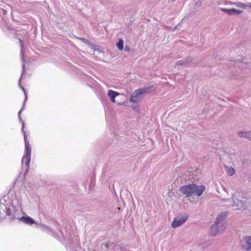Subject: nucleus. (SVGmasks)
Here are the masks:
<instances>
[{
  "label": "nucleus",
  "mask_w": 251,
  "mask_h": 251,
  "mask_svg": "<svg viewBox=\"0 0 251 251\" xmlns=\"http://www.w3.org/2000/svg\"><path fill=\"white\" fill-rule=\"evenodd\" d=\"M18 119L22 125L21 132L24 135L25 142L24 154L21 160V172L20 173L19 177L17 178L18 179H20V180H22V179H25L26 175L29 171L31 157V147L27 138V135L24 130L25 126V121H23L21 118V116L20 115L19 117H18Z\"/></svg>",
  "instance_id": "f257e3e1"
},
{
  "label": "nucleus",
  "mask_w": 251,
  "mask_h": 251,
  "mask_svg": "<svg viewBox=\"0 0 251 251\" xmlns=\"http://www.w3.org/2000/svg\"><path fill=\"white\" fill-rule=\"evenodd\" d=\"M205 189V186L202 184L197 185L196 183H192L181 186L179 190L186 197H191L193 196L199 197L202 195Z\"/></svg>",
  "instance_id": "f03ea898"
},
{
  "label": "nucleus",
  "mask_w": 251,
  "mask_h": 251,
  "mask_svg": "<svg viewBox=\"0 0 251 251\" xmlns=\"http://www.w3.org/2000/svg\"><path fill=\"white\" fill-rule=\"evenodd\" d=\"M228 212H222L217 216L214 224L209 229V234L212 236H215L218 233L222 232L226 228L225 220L227 217Z\"/></svg>",
  "instance_id": "7ed1b4c3"
},
{
  "label": "nucleus",
  "mask_w": 251,
  "mask_h": 251,
  "mask_svg": "<svg viewBox=\"0 0 251 251\" xmlns=\"http://www.w3.org/2000/svg\"><path fill=\"white\" fill-rule=\"evenodd\" d=\"M14 209L12 200L8 196H3L0 200V222H2L6 216L11 215V211Z\"/></svg>",
  "instance_id": "20e7f679"
},
{
  "label": "nucleus",
  "mask_w": 251,
  "mask_h": 251,
  "mask_svg": "<svg viewBox=\"0 0 251 251\" xmlns=\"http://www.w3.org/2000/svg\"><path fill=\"white\" fill-rule=\"evenodd\" d=\"M153 88L154 85L153 84H151L148 86L135 90L130 97V102L137 103L141 99V96L142 95L151 92Z\"/></svg>",
  "instance_id": "39448f33"
},
{
  "label": "nucleus",
  "mask_w": 251,
  "mask_h": 251,
  "mask_svg": "<svg viewBox=\"0 0 251 251\" xmlns=\"http://www.w3.org/2000/svg\"><path fill=\"white\" fill-rule=\"evenodd\" d=\"M19 41L20 43V46H21L20 56H21V60L22 61V74H21V77L19 78V81H18V85H19V87L23 90V91L24 93V95L25 97V101L27 100V93L26 92L25 88L22 85L21 81H22V79L23 78V75L25 74V72H26L25 64V59L24 55V45H23V43L21 39H19Z\"/></svg>",
  "instance_id": "423d86ee"
},
{
  "label": "nucleus",
  "mask_w": 251,
  "mask_h": 251,
  "mask_svg": "<svg viewBox=\"0 0 251 251\" xmlns=\"http://www.w3.org/2000/svg\"><path fill=\"white\" fill-rule=\"evenodd\" d=\"M6 12L5 10L0 8V26L4 31L10 28V25L7 21L8 19L5 16Z\"/></svg>",
  "instance_id": "0eeeda50"
},
{
  "label": "nucleus",
  "mask_w": 251,
  "mask_h": 251,
  "mask_svg": "<svg viewBox=\"0 0 251 251\" xmlns=\"http://www.w3.org/2000/svg\"><path fill=\"white\" fill-rule=\"evenodd\" d=\"M189 215L184 214L178 217H175L172 221L171 226L173 228H176L183 225L188 220Z\"/></svg>",
  "instance_id": "6e6552de"
},
{
  "label": "nucleus",
  "mask_w": 251,
  "mask_h": 251,
  "mask_svg": "<svg viewBox=\"0 0 251 251\" xmlns=\"http://www.w3.org/2000/svg\"><path fill=\"white\" fill-rule=\"evenodd\" d=\"M232 201L234 205L237 207L239 210H244L247 207V202L246 200H239L233 198Z\"/></svg>",
  "instance_id": "1a4fd4ad"
},
{
  "label": "nucleus",
  "mask_w": 251,
  "mask_h": 251,
  "mask_svg": "<svg viewBox=\"0 0 251 251\" xmlns=\"http://www.w3.org/2000/svg\"><path fill=\"white\" fill-rule=\"evenodd\" d=\"M221 11L226 13L228 15H239L243 12L242 10L236 9L234 8H221Z\"/></svg>",
  "instance_id": "9d476101"
},
{
  "label": "nucleus",
  "mask_w": 251,
  "mask_h": 251,
  "mask_svg": "<svg viewBox=\"0 0 251 251\" xmlns=\"http://www.w3.org/2000/svg\"><path fill=\"white\" fill-rule=\"evenodd\" d=\"M75 240L76 241L75 244L73 243L72 240H69L68 243L66 245V248L68 251H73L75 250L76 247H78L79 241L78 237H76Z\"/></svg>",
  "instance_id": "9b49d317"
},
{
  "label": "nucleus",
  "mask_w": 251,
  "mask_h": 251,
  "mask_svg": "<svg viewBox=\"0 0 251 251\" xmlns=\"http://www.w3.org/2000/svg\"><path fill=\"white\" fill-rule=\"evenodd\" d=\"M192 61V58L189 56L183 59H181L176 62V67H179L183 66H186L189 63Z\"/></svg>",
  "instance_id": "f8f14e48"
},
{
  "label": "nucleus",
  "mask_w": 251,
  "mask_h": 251,
  "mask_svg": "<svg viewBox=\"0 0 251 251\" xmlns=\"http://www.w3.org/2000/svg\"><path fill=\"white\" fill-rule=\"evenodd\" d=\"M20 221L28 225H32L35 223V220L29 216H22L20 218Z\"/></svg>",
  "instance_id": "ddd939ff"
},
{
  "label": "nucleus",
  "mask_w": 251,
  "mask_h": 251,
  "mask_svg": "<svg viewBox=\"0 0 251 251\" xmlns=\"http://www.w3.org/2000/svg\"><path fill=\"white\" fill-rule=\"evenodd\" d=\"M120 94L117 92L113 91L112 90H109L107 92V95L111 101L113 103L115 102V98L118 96H119Z\"/></svg>",
  "instance_id": "4468645a"
},
{
  "label": "nucleus",
  "mask_w": 251,
  "mask_h": 251,
  "mask_svg": "<svg viewBox=\"0 0 251 251\" xmlns=\"http://www.w3.org/2000/svg\"><path fill=\"white\" fill-rule=\"evenodd\" d=\"M21 211H18L16 209L15 206H14V210L11 211V215H10V220L11 221H13L15 219H18L20 221V218L21 217L19 216V214Z\"/></svg>",
  "instance_id": "2eb2a0df"
},
{
  "label": "nucleus",
  "mask_w": 251,
  "mask_h": 251,
  "mask_svg": "<svg viewBox=\"0 0 251 251\" xmlns=\"http://www.w3.org/2000/svg\"><path fill=\"white\" fill-rule=\"evenodd\" d=\"M238 135L240 137L244 138L251 140V131H239L238 133Z\"/></svg>",
  "instance_id": "dca6fc26"
},
{
  "label": "nucleus",
  "mask_w": 251,
  "mask_h": 251,
  "mask_svg": "<svg viewBox=\"0 0 251 251\" xmlns=\"http://www.w3.org/2000/svg\"><path fill=\"white\" fill-rule=\"evenodd\" d=\"M244 240L247 244V251L251 250V236H246L244 237Z\"/></svg>",
  "instance_id": "f3484780"
},
{
  "label": "nucleus",
  "mask_w": 251,
  "mask_h": 251,
  "mask_svg": "<svg viewBox=\"0 0 251 251\" xmlns=\"http://www.w3.org/2000/svg\"><path fill=\"white\" fill-rule=\"evenodd\" d=\"M116 46L119 50H122L124 49V41L122 39H120L116 43Z\"/></svg>",
  "instance_id": "a211bd4d"
},
{
  "label": "nucleus",
  "mask_w": 251,
  "mask_h": 251,
  "mask_svg": "<svg viewBox=\"0 0 251 251\" xmlns=\"http://www.w3.org/2000/svg\"><path fill=\"white\" fill-rule=\"evenodd\" d=\"M235 5L236 6L243 9H246L248 6V3L246 4L241 2H237L235 3Z\"/></svg>",
  "instance_id": "6ab92c4d"
},
{
  "label": "nucleus",
  "mask_w": 251,
  "mask_h": 251,
  "mask_svg": "<svg viewBox=\"0 0 251 251\" xmlns=\"http://www.w3.org/2000/svg\"><path fill=\"white\" fill-rule=\"evenodd\" d=\"M89 45L92 50H93L95 51H100V49H99V47L98 45L93 44L92 43H91Z\"/></svg>",
  "instance_id": "aec40b11"
},
{
  "label": "nucleus",
  "mask_w": 251,
  "mask_h": 251,
  "mask_svg": "<svg viewBox=\"0 0 251 251\" xmlns=\"http://www.w3.org/2000/svg\"><path fill=\"white\" fill-rule=\"evenodd\" d=\"M227 173L228 176H232L235 173V171L234 168L230 167L227 170Z\"/></svg>",
  "instance_id": "412c9836"
},
{
  "label": "nucleus",
  "mask_w": 251,
  "mask_h": 251,
  "mask_svg": "<svg viewBox=\"0 0 251 251\" xmlns=\"http://www.w3.org/2000/svg\"><path fill=\"white\" fill-rule=\"evenodd\" d=\"M80 40L82 41L84 43L88 45H89L91 43V42L88 40L86 39L85 38H80Z\"/></svg>",
  "instance_id": "4be33fe9"
},
{
  "label": "nucleus",
  "mask_w": 251,
  "mask_h": 251,
  "mask_svg": "<svg viewBox=\"0 0 251 251\" xmlns=\"http://www.w3.org/2000/svg\"><path fill=\"white\" fill-rule=\"evenodd\" d=\"M124 50L126 52H129L130 50V49L129 47L128 46H126L125 48H124Z\"/></svg>",
  "instance_id": "5701e85b"
},
{
  "label": "nucleus",
  "mask_w": 251,
  "mask_h": 251,
  "mask_svg": "<svg viewBox=\"0 0 251 251\" xmlns=\"http://www.w3.org/2000/svg\"><path fill=\"white\" fill-rule=\"evenodd\" d=\"M25 105V104L24 103L23 104V106H24ZM24 110V107H23L22 108H21L19 111L18 112V117H19V115L21 116V114L22 113V112Z\"/></svg>",
  "instance_id": "b1692460"
},
{
  "label": "nucleus",
  "mask_w": 251,
  "mask_h": 251,
  "mask_svg": "<svg viewBox=\"0 0 251 251\" xmlns=\"http://www.w3.org/2000/svg\"><path fill=\"white\" fill-rule=\"evenodd\" d=\"M94 186V181L93 180H91V183H90V187H92Z\"/></svg>",
  "instance_id": "393cba45"
},
{
  "label": "nucleus",
  "mask_w": 251,
  "mask_h": 251,
  "mask_svg": "<svg viewBox=\"0 0 251 251\" xmlns=\"http://www.w3.org/2000/svg\"><path fill=\"white\" fill-rule=\"evenodd\" d=\"M47 228L49 229V230L51 232H52V233H53V229L51 228H50L49 227H47Z\"/></svg>",
  "instance_id": "a878e982"
},
{
  "label": "nucleus",
  "mask_w": 251,
  "mask_h": 251,
  "mask_svg": "<svg viewBox=\"0 0 251 251\" xmlns=\"http://www.w3.org/2000/svg\"><path fill=\"white\" fill-rule=\"evenodd\" d=\"M58 230L59 231V232H60L61 235H63V232H62V231L61 230V228L60 227H58Z\"/></svg>",
  "instance_id": "bb28decb"
},
{
  "label": "nucleus",
  "mask_w": 251,
  "mask_h": 251,
  "mask_svg": "<svg viewBox=\"0 0 251 251\" xmlns=\"http://www.w3.org/2000/svg\"><path fill=\"white\" fill-rule=\"evenodd\" d=\"M248 7H249L251 9V2H250L248 3Z\"/></svg>",
  "instance_id": "cd10ccee"
},
{
  "label": "nucleus",
  "mask_w": 251,
  "mask_h": 251,
  "mask_svg": "<svg viewBox=\"0 0 251 251\" xmlns=\"http://www.w3.org/2000/svg\"><path fill=\"white\" fill-rule=\"evenodd\" d=\"M132 107L133 108V109H135L136 108V106H134V105H132Z\"/></svg>",
  "instance_id": "c85d7f7f"
},
{
  "label": "nucleus",
  "mask_w": 251,
  "mask_h": 251,
  "mask_svg": "<svg viewBox=\"0 0 251 251\" xmlns=\"http://www.w3.org/2000/svg\"><path fill=\"white\" fill-rule=\"evenodd\" d=\"M125 249V248L124 247H121V250L122 251H123V249Z\"/></svg>",
  "instance_id": "c756f323"
},
{
  "label": "nucleus",
  "mask_w": 251,
  "mask_h": 251,
  "mask_svg": "<svg viewBox=\"0 0 251 251\" xmlns=\"http://www.w3.org/2000/svg\"><path fill=\"white\" fill-rule=\"evenodd\" d=\"M125 249V248L124 247H121V250L122 251H123V249Z\"/></svg>",
  "instance_id": "7c9ffc66"
},
{
  "label": "nucleus",
  "mask_w": 251,
  "mask_h": 251,
  "mask_svg": "<svg viewBox=\"0 0 251 251\" xmlns=\"http://www.w3.org/2000/svg\"><path fill=\"white\" fill-rule=\"evenodd\" d=\"M176 0H172V1H175Z\"/></svg>",
  "instance_id": "2f4dec72"
}]
</instances>
